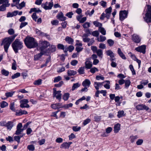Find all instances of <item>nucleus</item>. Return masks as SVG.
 Instances as JSON below:
<instances>
[{
	"instance_id": "f257e3e1",
	"label": "nucleus",
	"mask_w": 151,
	"mask_h": 151,
	"mask_svg": "<svg viewBox=\"0 0 151 151\" xmlns=\"http://www.w3.org/2000/svg\"><path fill=\"white\" fill-rule=\"evenodd\" d=\"M17 35V34H15L10 37H6L2 40L1 43V45L2 46L4 45V50L6 52H8V49L11 42Z\"/></svg>"
},
{
	"instance_id": "f03ea898",
	"label": "nucleus",
	"mask_w": 151,
	"mask_h": 151,
	"mask_svg": "<svg viewBox=\"0 0 151 151\" xmlns=\"http://www.w3.org/2000/svg\"><path fill=\"white\" fill-rule=\"evenodd\" d=\"M24 42L27 47L30 49L36 47L38 46L37 42L32 37H27L24 40Z\"/></svg>"
},
{
	"instance_id": "7ed1b4c3",
	"label": "nucleus",
	"mask_w": 151,
	"mask_h": 151,
	"mask_svg": "<svg viewBox=\"0 0 151 151\" xmlns=\"http://www.w3.org/2000/svg\"><path fill=\"white\" fill-rule=\"evenodd\" d=\"M13 49L16 53L18 52V50L23 47V43L20 40L16 39L12 44Z\"/></svg>"
},
{
	"instance_id": "20e7f679",
	"label": "nucleus",
	"mask_w": 151,
	"mask_h": 151,
	"mask_svg": "<svg viewBox=\"0 0 151 151\" xmlns=\"http://www.w3.org/2000/svg\"><path fill=\"white\" fill-rule=\"evenodd\" d=\"M145 17H144L145 21L147 23L151 22V6L147 5Z\"/></svg>"
},
{
	"instance_id": "39448f33",
	"label": "nucleus",
	"mask_w": 151,
	"mask_h": 151,
	"mask_svg": "<svg viewBox=\"0 0 151 151\" xmlns=\"http://www.w3.org/2000/svg\"><path fill=\"white\" fill-rule=\"evenodd\" d=\"M49 45V43L46 41H40L39 43L40 49L41 51L44 52V50Z\"/></svg>"
},
{
	"instance_id": "423d86ee",
	"label": "nucleus",
	"mask_w": 151,
	"mask_h": 151,
	"mask_svg": "<svg viewBox=\"0 0 151 151\" xmlns=\"http://www.w3.org/2000/svg\"><path fill=\"white\" fill-rule=\"evenodd\" d=\"M28 102V100L27 99H24L21 100L20 101V107L22 108H28L30 106L29 105L27 104Z\"/></svg>"
},
{
	"instance_id": "0eeeda50",
	"label": "nucleus",
	"mask_w": 151,
	"mask_h": 151,
	"mask_svg": "<svg viewBox=\"0 0 151 151\" xmlns=\"http://www.w3.org/2000/svg\"><path fill=\"white\" fill-rule=\"evenodd\" d=\"M53 2H52L49 3L46 2L45 3L42 4L41 5V6L45 10H47L51 9L53 6Z\"/></svg>"
},
{
	"instance_id": "6e6552de",
	"label": "nucleus",
	"mask_w": 151,
	"mask_h": 151,
	"mask_svg": "<svg viewBox=\"0 0 151 151\" xmlns=\"http://www.w3.org/2000/svg\"><path fill=\"white\" fill-rule=\"evenodd\" d=\"M128 12L126 10L121 11L119 12V19L122 21L126 18L127 16Z\"/></svg>"
},
{
	"instance_id": "1a4fd4ad",
	"label": "nucleus",
	"mask_w": 151,
	"mask_h": 151,
	"mask_svg": "<svg viewBox=\"0 0 151 151\" xmlns=\"http://www.w3.org/2000/svg\"><path fill=\"white\" fill-rule=\"evenodd\" d=\"M22 124L21 123H19L17 126V130L15 134L17 135L21 134V133L24 130V129L22 128Z\"/></svg>"
},
{
	"instance_id": "9d476101",
	"label": "nucleus",
	"mask_w": 151,
	"mask_h": 151,
	"mask_svg": "<svg viewBox=\"0 0 151 151\" xmlns=\"http://www.w3.org/2000/svg\"><path fill=\"white\" fill-rule=\"evenodd\" d=\"M136 109L138 110H145L148 111L150 109V108L148 106L143 104H138L136 107Z\"/></svg>"
},
{
	"instance_id": "9b49d317",
	"label": "nucleus",
	"mask_w": 151,
	"mask_h": 151,
	"mask_svg": "<svg viewBox=\"0 0 151 151\" xmlns=\"http://www.w3.org/2000/svg\"><path fill=\"white\" fill-rule=\"evenodd\" d=\"M53 96L55 97L56 98L59 100V101H60L61 99L62 94L61 93V91H56L55 90V89H53Z\"/></svg>"
},
{
	"instance_id": "f8f14e48",
	"label": "nucleus",
	"mask_w": 151,
	"mask_h": 151,
	"mask_svg": "<svg viewBox=\"0 0 151 151\" xmlns=\"http://www.w3.org/2000/svg\"><path fill=\"white\" fill-rule=\"evenodd\" d=\"M132 40L136 43H139L141 41V38L138 35L134 34L132 35Z\"/></svg>"
},
{
	"instance_id": "ddd939ff",
	"label": "nucleus",
	"mask_w": 151,
	"mask_h": 151,
	"mask_svg": "<svg viewBox=\"0 0 151 151\" xmlns=\"http://www.w3.org/2000/svg\"><path fill=\"white\" fill-rule=\"evenodd\" d=\"M146 46L145 45H142L139 46L135 48V50L140 52H142L143 54L145 53V52Z\"/></svg>"
},
{
	"instance_id": "4468645a",
	"label": "nucleus",
	"mask_w": 151,
	"mask_h": 151,
	"mask_svg": "<svg viewBox=\"0 0 151 151\" xmlns=\"http://www.w3.org/2000/svg\"><path fill=\"white\" fill-rule=\"evenodd\" d=\"M72 143V142H63L61 145L60 148L65 149H68L70 147V145Z\"/></svg>"
},
{
	"instance_id": "2eb2a0df",
	"label": "nucleus",
	"mask_w": 151,
	"mask_h": 151,
	"mask_svg": "<svg viewBox=\"0 0 151 151\" xmlns=\"http://www.w3.org/2000/svg\"><path fill=\"white\" fill-rule=\"evenodd\" d=\"M45 53H46V52L41 51L40 53L35 55L34 56V60H39L41 58L42 56Z\"/></svg>"
},
{
	"instance_id": "dca6fc26",
	"label": "nucleus",
	"mask_w": 151,
	"mask_h": 151,
	"mask_svg": "<svg viewBox=\"0 0 151 151\" xmlns=\"http://www.w3.org/2000/svg\"><path fill=\"white\" fill-rule=\"evenodd\" d=\"M28 114V112L25 110H22L21 109L19 111H16L15 115L17 116H20L23 114Z\"/></svg>"
},
{
	"instance_id": "f3484780",
	"label": "nucleus",
	"mask_w": 151,
	"mask_h": 151,
	"mask_svg": "<svg viewBox=\"0 0 151 151\" xmlns=\"http://www.w3.org/2000/svg\"><path fill=\"white\" fill-rule=\"evenodd\" d=\"M56 17L58 19L61 21H64L66 19V17L64 16L63 14L61 12H59Z\"/></svg>"
},
{
	"instance_id": "a211bd4d",
	"label": "nucleus",
	"mask_w": 151,
	"mask_h": 151,
	"mask_svg": "<svg viewBox=\"0 0 151 151\" xmlns=\"http://www.w3.org/2000/svg\"><path fill=\"white\" fill-rule=\"evenodd\" d=\"M85 65L86 68L88 69L91 68L92 66V62L90 61L88 59H86Z\"/></svg>"
},
{
	"instance_id": "6ab92c4d",
	"label": "nucleus",
	"mask_w": 151,
	"mask_h": 151,
	"mask_svg": "<svg viewBox=\"0 0 151 151\" xmlns=\"http://www.w3.org/2000/svg\"><path fill=\"white\" fill-rule=\"evenodd\" d=\"M65 40L66 42L69 44H73L74 42L73 39L68 36L65 37Z\"/></svg>"
},
{
	"instance_id": "aec40b11",
	"label": "nucleus",
	"mask_w": 151,
	"mask_h": 151,
	"mask_svg": "<svg viewBox=\"0 0 151 151\" xmlns=\"http://www.w3.org/2000/svg\"><path fill=\"white\" fill-rule=\"evenodd\" d=\"M91 84V82L88 79H85L82 83V85L84 87H88Z\"/></svg>"
},
{
	"instance_id": "412c9836",
	"label": "nucleus",
	"mask_w": 151,
	"mask_h": 151,
	"mask_svg": "<svg viewBox=\"0 0 151 151\" xmlns=\"http://www.w3.org/2000/svg\"><path fill=\"white\" fill-rule=\"evenodd\" d=\"M117 52L119 56L123 59L126 60L127 58L125 55L123 54L121 51V49L118 48L117 50Z\"/></svg>"
},
{
	"instance_id": "4be33fe9",
	"label": "nucleus",
	"mask_w": 151,
	"mask_h": 151,
	"mask_svg": "<svg viewBox=\"0 0 151 151\" xmlns=\"http://www.w3.org/2000/svg\"><path fill=\"white\" fill-rule=\"evenodd\" d=\"M13 122L12 121H9L6 123V127L8 130H10L13 127Z\"/></svg>"
},
{
	"instance_id": "5701e85b",
	"label": "nucleus",
	"mask_w": 151,
	"mask_h": 151,
	"mask_svg": "<svg viewBox=\"0 0 151 151\" xmlns=\"http://www.w3.org/2000/svg\"><path fill=\"white\" fill-rule=\"evenodd\" d=\"M57 47L59 49L62 50H63L64 52H67V50L66 49V47H65L64 45L61 44H58L57 45Z\"/></svg>"
},
{
	"instance_id": "b1692460",
	"label": "nucleus",
	"mask_w": 151,
	"mask_h": 151,
	"mask_svg": "<svg viewBox=\"0 0 151 151\" xmlns=\"http://www.w3.org/2000/svg\"><path fill=\"white\" fill-rule=\"evenodd\" d=\"M106 55L110 56V58H113L114 57V54L111 50H106Z\"/></svg>"
},
{
	"instance_id": "393cba45",
	"label": "nucleus",
	"mask_w": 151,
	"mask_h": 151,
	"mask_svg": "<svg viewBox=\"0 0 151 151\" xmlns=\"http://www.w3.org/2000/svg\"><path fill=\"white\" fill-rule=\"evenodd\" d=\"M10 4H3L0 6V11H4L6 9V7L9 6Z\"/></svg>"
},
{
	"instance_id": "a878e982",
	"label": "nucleus",
	"mask_w": 151,
	"mask_h": 151,
	"mask_svg": "<svg viewBox=\"0 0 151 151\" xmlns=\"http://www.w3.org/2000/svg\"><path fill=\"white\" fill-rule=\"evenodd\" d=\"M56 47L55 45H51L50 47V50H49L48 52L47 51L46 52V53L47 52L51 53L53 52H54L56 50Z\"/></svg>"
},
{
	"instance_id": "bb28decb",
	"label": "nucleus",
	"mask_w": 151,
	"mask_h": 151,
	"mask_svg": "<svg viewBox=\"0 0 151 151\" xmlns=\"http://www.w3.org/2000/svg\"><path fill=\"white\" fill-rule=\"evenodd\" d=\"M104 82L103 83H100L95 82L94 83V86L96 89L98 90L99 88V87L100 86H101L103 85Z\"/></svg>"
},
{
	"instance_id": "cd10ccee",
	"label": "nucleus",
	"mask_w": 151,
	"mask_h": 151,
	"mask_svg": "<svg viewBox=\"0 0 151 151\" xmlns=\"http://www.w3.org/2000/svg\"><path fill=\"white\" fill-rule=\"evenodd\" d=\"M106 40V38L105 36L101 35L97 37V40L99 42H103Z\"/></svg>"
},
{
	"instance_id": "c85d7f7f",
	"label": "nucleus",
	"mask_w": 151,
	"mask_h": 151,
	"mask_svg": "<svg viewBox=\"0 0 151 151\" xmlns=\"http://www.w3.org/2000/svg\"><path fill=\"white\" fill-rule=\"evenodd\" d=\"M51 107L55 109H56L60 108V103H56L51 104Z\"/></svg>"
},
{
	"instance_id": "c756f323",
	"label": "nucleus",
	"mask_w": 151,
	"mask_h": 151,
	"mask_svg": "<svg viewBox=\"0 0 151 151\" xmlns=\"http://www.w3.org/2000/svg\"><path fill=\"white\" fill-rule=\"evenodd\" d=\"M120 124H115L114 126V132L115 133H117L120 130Z\"/></svg>"
},
{
	"instance_id": "7c9ffc66",
	"label": "nucleus",
	"mask_w": 151,
	"mask_h": 151,
	"mask_svg": "<svg viewBox=\"0 0 151 151\" xmlns=\"http://www.w3.org/2000/svg\"><path fill=\"white\" fill-rule=\"evenodd\" d=\"M77 73L76 71L73 70H69L67 72L68 75L69 76H74Z\"/></svg>"
},
{
	"instance_id": "2f4dec72",
	"label": "nucleus",
	"mask_w": 151,
	"mask_h": 151,
	"mask_svg": "<svg viewBox=\"0 0 151 151\" xmlns=\"http://www.w3.org/2000/svg\"><path fill=\"white\" fill-rule=\"evenodd\" d=\"M41 11L38 8H34L31 9L29 12V13H31L33 12H41Z\"/></svg>"
},
{
	"instance_id": "473e14b6",
	"label": "nucleus",
	"mask_w": 151,
	"mask_h": 151,
	"mask_svg": "<svg viewBox=\"0 0 151 151\" xmlns=\"http://www.w3.org/2000/svg\"><path fill=\"white\" fill-rule=\"evenodd\" d=\"M0 107L1 108H4L8 105V104L4 101H1L0 103Z\"/></svg>"
},
{
	"instance_id": "72a5a7b5",
	"label": "nucleus",
	"mask_w": 151,
	"mask_h": 151,
	"mask_svg": "<svg viewBox=\"0 0 151 151\" xmlns=\"http://www.w3.org/2000/svg\"><path fill=\"white\" fill-rule=\"evenodd\" d=\"M124 111H119L118 112L117 116L118 118H120L124 116L125 114H124Z\"/></svg>"
},
{
	"instance_id": "f704fd0d",
	"label": "nucleus",
	"mask_w": 151,
	"mask_h": 151,
	"mask_svg": "<svg viewBox=\"0 0 151 151\" xmlns=\"http://www.w3.org/2000/svg\"><path fill=\"white\" fill-rule=\"evenodd\" d=\"M10 109L13 111H15L16 109L15 107L14 102H12L9 105Z\"/></svg>"
},
{
	"instance_id": "c9c22d12",
	"label": "nucleus",
	"mask_w": 151,
	"mask_h": 151,
	"mask_svg": "<svg viewBox=\"0 0 151 151\" xmlns=\"http://www.w3.org/2000/svg\"><path fill=\"white\" fill-rule=\"evenodd\" d=\"M99 57H100L101 58H102L103 55V52L101 50L99 49H98L96 52Z\"/></svg>"
},
{
	"instance_id": "e433bc0d",
	"label": "nucleus",
	"mask_w": 151,
	"mask_h": 151,
	"mask_svg": "<svg viewBox=\"0 0 151 151\" xmlns=\"http://www.w3.org/2000/svg\"><path fill=\"white\" fill-rule=\"evenodd\" d=\"M42 79H39L35 81L33 83V84L35 85H40L42 84Z\"/></svg>"
},
{
	"instance_id": "4c0bfd02",
	"label": "nucleus",
	"mask_w": 151,
	"mask_h": 151,
	"mask_svg": "<svg viewBox=\"0 0 151 151\" xmlns=\"http://www.w3.org/2000/svg\"><path fill=\"white\" fill-rule=\"evenodd\" d=\"M99 30L103 35H106V31L104 28L101 27L99 28Z\"/></svg>"
},
{
	"instance_id": "58836bf2",
	"label": "nucleus",
	"mask_w": 151,
	"mask_h": 151,
	"mask_svg": "<svg viewBox=\"0 0 151 151\" xmlns=\"http://www.w3.org/2000/svg\"><path fill=\"white\" fill-rule=\"evenodd\" d=\"M25 3L24 1H23L18 5L16 6L18 9H22L23 7L25 6Z\"/></svg>"
},
{
	"instance_id": "ea45409f",
	"label": "nucleus",
	"mask_w": 151,
	"mask_h": 151,
	"mask_svg": "<svg viewBox=\"0 0 151 151\" xmlns=\"http://www.w3.org/2000/svg\"><path fill=\"white\" fill-rule=\"evenodd\" d=\"M74 49V47L70 45L68 47H66V49L67 50V52L69 51L70 52H72Z\"/></svg>"
},
{
	"instance_id": "a19ab883",
	"label": "nucleus",
	"mask_w": 151,
	"mask_h": 151,
	"mask_svg": "<svg viewBox=\"0 0 151 151\" xmlns=\"http://www.w3.org/2000/svg\"><path fill=\"white\" fill-rule=\"evenodd\" d=\"M93 24L96 27H98L99 28L101 27L102 26L101 23L96 21H95L93 22Z\"/></svg>"
},
{
	"instance_id": "79ce46f5",
	"label": "nucleus",
	"mask_w": 151,
	"mask_h": 151,
	"mask_svg": "<svg viewBox=\"0 0 151 151\" xmlns=\"http://www.w3.org/2000/svg\"><path fill=\"white\" fill-rule=\"evenodd\" d=\"M124 88H128L131 82L129 80H127L125 81V82H124Z\"/></svg>"
},
{
	"instance_id": "37998d69",
	"label": "nucleus",
	"mask_w": 151,
	"mask_h": 151,
	"mask_svg": "<svg viewBox=\"0 0 151 151\" xmlns=\"http://www.w3.org/2000/svg\"><path fill=\"white\" fill-rule=\"evenodd\" d=\"M27 148L29 151H33L35 150V147L34 146L32 145H28L27 147Z\"/></svg>"
},
{
	"instance_id": "c03bdc74",
	"label": "nucleus",
	"mask_w": 151,
	"mask_h": 151,
	"mask_svg": "<svg viewBox=\"0 0 151 151\" xmlns=\"http://www.w3.org/2000/svg\"><path fill=\"white\" fill-rule=\"evenodd\" d=\"M73 104L72 103H70L68 104H65L62 107L63 108H64L65 109H68L69 107H71L72 106Z\"/></svg>"
},
{
	"instance_id": "a18cd8bd",
	"label": "nucleus",
	"mask_w": 151,
	"mask_h": 151,
	"mask_svg": "<svg viewBox=\"0 0 151 151\" xmlns=\"http://www.w3.org/2000/svg\"><path fill=\"white\" fill-rule=\"evenodd\" d=\"M69 94L68 93H65L63 95V99L65 101L67 100L69 97Z\"/></svg>"
},
{
	"instance_id": "49530a36",
	"label": "nucleus",
	"mask_w": 151,
	"mask_h": 151,
	"mask_svg": "<svg viewBox=\"0 0 151 151\" xmlns=\"http://www.w3.org/2000/svg\"><path fill=\"white\" fill-rule=\"evenodd\" d=\"M14 93V92L13 91L6 92L5 93V96H6V97H7V98L11 97L12 96Z\"/></svg>"
},
{
	"instance_id": "de8ad7c7",
	"label": "nucleus",
	"mask_w": 151,
	"mask_h": 151,
	"mask_svg": "<svg viewBox=\"0 0 151 151\" xmlns=\"http://www.w3.org/2000/svg\"><path fill=\"white\" fill-rule=\"evenodd\" d=\"M94 12V10L93 9L91 12L89 10H87L86 12V15H89V16L91 17Z\"/></svg>"
},
{
	"instance_id": "09e8293b",
	"label": "nucleus",
	"mask_w": 151,
	"mask_h": 151,
	"mask_svg": "<svg viewBox=\"0 0 151 151\" xmlns=\"http://www.w3.org/2000/svg\"><path fill=\"white\" fill-rule=\"evenodd\" d=\"M107 42L109 45L110 46H112L114 45V41L113 40L110 39L107 40Z\"/></svg>"
},
{
	"instance_id": "8fccbe9b",
	"label": "nucleus",
	"mask_w": 151,
	"mask_h": 151,
	"mask_svg": "<svg viewBox=\"0 0 151 151\" xmlns=\"http://www.w3.org/2000/svg\"><path fill=\"white\" fill-rule=\"evenodd\" d=\"M78 72L80 74L84 73V68L83 67H80L78 70Z\"/></svg>"
},
{
	"instance_id": "3c124183",
	"label": "nucleus",
	"mask_w": 151,
	"mask_h": 151,
	"mask_svg": "<svg viewBox=\"0 0 151 151\" xmlns=\"http://www.w3.org/2000/svg\"><path fill=\"white\" fill-rule=\"evenodd\" d=\"M1 73L5 76H7L9 74V72L5 69H3L1 71Z\"/></svg>"
},
{
	"instance_id": "603ef678",
	"label": "nucleus",
	"mask_w": 151,
	"mask_h": 151,
	"mask_svg": "<svg viewBox=\"0 0 151 151\" xmlns=\"http://www.w3.org/2000/svg\"><path fill=\"white\" fill-rule=\"evenodd\" d=\"M83 27L85 28H87L90 27V23L88 22H86L82 25Z\"/></svg>"
},
{
	"instance_id": "864d4df0",
	"label": "nucleus",
	"mask_w": 151,
	"mask_h": 151,
	"mask_svg": "<svg viewBox=\"0 0 151 151\" xmlns=\"http://www.w3.org/2000/svg\"><path fill=\"white\" fill-rule=\"evenodd\" d=\"M81 129V127H80L73 126L72 127L73 130L75 132H78Z\"/></svg>"
},
{
	"instance_id": "5fc2aeb1",
	"label": "nucleus",
	"mask_w": 151,
	"mask_h": 151,
	"mask_svg": "<svg viewBox=\"0 0 151 151\" xmlns=\"http://www.w3.org/2000/svg\"><path fill=\"white\" fill-rule=\"evenodd\" d=\"M80 86V85L78 83H74L73 84V85L72 86V90H74L76 88H78Z\"/></svg>"
},
{
	"instance_id": "6e6d98bb",
	"label": "nucleus",
	"mask_w": 151,
	"mask_h": 151,
	"mask_svg": "<svg viewBox=\"0 0 151 151\" xmlns=\"http://www.w3.org/2000/svg\"><path fill=\"white\" fill-rule=\"evenodd\" d=\"M23 135H20V136H15L14 137V139L18 142H20V138L23 136Z\"/></svg>"
},
{
	"instance_id": "4d7b16f0",
	"label": "nucleus",
	"mask_w": 151,
	"mask_h": 151,
	"mask_svg": "<svg viewBox=\"0 0 151 151\" xmlns=\"http://www.w3.org/2000/svg\"><path fill=\"white\" fill-rule=\"evenodd\" d=\"M99 33L97 31H95L91 33V35L94 37H98Z\"/></svg>"
},
{
	"instance_id": "13d9d810",
	"label": "nucleus",
	"mask_w": 151,
	"mask_h": 151,
	"mask_svg": "<svg viewBox=\"0 0 151 151\" xmlns=\"http://www.w3.org/2000/svg\"><path fill=\"white\" fill-rule=\"evenodd\" d=\"M20 76V74L19 73H17L15 74H14L12 76V79H14L16 78H17Z\"/></svg>"
},
{
	"instance_id": "bf43d9fd",
	"label": "nucleus",
	"mask_w": 151,
	"mask_h": 151,
	"mask_svg": "<svg viewBox=\"0 0 151 151\" xmlns=\"http://www.w3.org/2000/svg\"><path fill=\"white\" fill-rule=\"evenodd\" d=\"M62 79V78L60 76H58L57 77L54 78V83H56L58 82Z\"/></svg>"
},
{
	"instance_id": "052dcab7",
	"label": "nucleus",
	"mask_w": 151,
	"mask_h": 151,
	"mask_svg": "<svg viewBox=\"0 0 151 151\" xmlns=\"http://www.w3.org/2000/svg\"><path fill=\"white\" fill-rule=\"evenodd\" d=\"M138 138V137L137 135L131 136L130 137V141L132 142H133L134 140L137 139Z\"/></svg>"
},
{
	"instance_id": "680f3d73",
	"label": "nucleus",
	"mask_w": 151,
	"mask_h": 151,
	"mask_svg": "<svg viewBox=\"0 0 151 151\" xmlns=\"http://www.w3.org/2000/svg\"><path fill=\"white\" fill-rule=\"evenodd\" d=\"M14 62L12 64V69L14 70H16L17 69L16 63L14 60H13Z\"/></svg>"
},
{
	"instance_id": "e2e57ef3",
	"label": "nucleus",
	"mask_w": 151,
	"mask_h": 151,
	"mask_svg": "<svg viewBox=\"0 0 151 151\" xmlns=\"http://www.w3.org/2000/svg\"><path fill=\"white\" fill-rule=\"evenodd\" d=\"M91 121V120L89 119H87L84 120L83 122L84 126L86 125L87 124L89 123Z\"/></svg>"
},
{
	"instance_id": "0e129e2a",
	"label": "nucleus",
	"mask_w": 151,
	"mask_h": 151,
	"mask_svg": "<svg viewBox=\"0 0 151 151\" xmlns=\"http://www.w3.org/2000/svg\"><path fill=\"white\" fill-rule=\"evenodd\" d=\"M98 71V69L96 67H93L91 68L90 71L93 73H94Z\"/></svg>"
},
{
	"instance_id": "69168bd1",
	"label": "nucleus",
	"mask_w": 151,
	"mask_h": 151,
	"mask_svg": "<svg viewBox=\"0 0 151 151\" xmlns=\"http://www.w3.org/2000/svg\"><path fill=\"white\" fill-rule=\"evenodd\" d=\"M112 9V8L111 7H110L106 9L105 12L106 14H111Z\"/></svg>"
},
{
	"instance_id": "338daca9",
	"label": "nucleus",
	"mask_w": 151,
	"mask_h": 151,
	"mask_svg": "<svg viewBox=\"0 0 151 151\" xmlns=\"http://www.w3.org/2000/svg\"><path fill=\"white\" fill-rule=\"evenodd\" d=\"M35 31L36 33L38 35H43V33L40 30L37 29H35Z\"/></svg>"
},
{
	"instance_id": "774afa93",
	"label": "nucleus",
	"mask_w": 151,
	"mask_h": 151,
	"mask_svg": "<svg viewBox=\"0 0 151 151\" xmlns=\"http://www.w3.org/2000/svg\"><path fill=\"white\" fill-rule=\"evenodd\" d=\"M8 32L9 35H12L14 33V31L13 29H10L8 30Z\"/></svg>"
}]
</instances>
